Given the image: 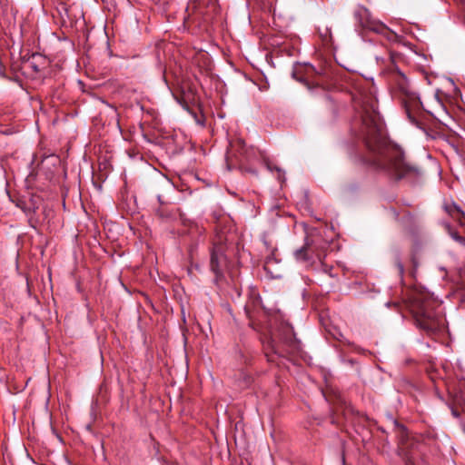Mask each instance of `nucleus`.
<instances>
[{"label": "nucleus", "mask_w": 465, "mask_h": 465, "mask_svg": "<svg viewBox=\"0 0 465 465\" xmlns=\"http://www.w3.org/2000/svg\"><path fill=\"white\" fill-rule=\"evenodd\" d=\"M361 100L362 114L359 136L364 143L369 156H353V161L382 170L396 180L421 176V169L407 162L402 149L388 140L374 94H361Z\"/></svg>", "instance_id": "nucleus-1"}, {"label": "nucleus", "mask_w": 465, "mask_h": 465, "mask_svg": "<svg viewBox=\"0 0 465 465\" xmlns=\"http://www.w3.org/2000/svg\"><path fill=\"white\" fill-rule=\"evenodd\" d=\"M394 55L390 58V64L386 65L382 73L391 86V92L401 101L405 109L406 114L413 124L418 123L417 114L422 107L417 94L412 90L408 78L397 65Z\"/></svg>", "instance_id": "nucleus-2"}, {"label": "nucleus", "mask_w": 465, "mask_h": 465, "mask_svg": "<svg viewBox=\"0 0 465 465\" xmlns=\"http://www.w3.org/2000/svg\"><path fill=\"white\" fill-rule=\"evenodd\" d=\"M439 306L428 293L415 292L410 299V311L417 326L428 334H434L444 328V318L436 310Z\"/></svg>", "instance_id": "nucleus-3"}, {"label": "nucleus", "mask_w": 465, "mask_h": 465, "mask_svg": "<svg viewBox=\"0 0 465 465\" xmlns=\"http://www.w3.org/2000/svg\"><path fill=\"white\" fill-rule=\"evenodd\" d=\"M225 246L222 242H214L211 252V270L217 277L222 275L223 268L226 264V257L224 255Z\"/></svg>", "instance_id": "nucleus-4"}, {"label": "nucleus", "mask_w": 465, "mask_h": 465, "mask_svg": "<svg viewBox=\"0 0 465 465\" xmlns=\"http://www.w3.org/2000/svg\"><path fill=\"white\" fill-rule=\"evenodd\" d=\"M319 237V232L315 229H312L311 231L307 232L304 245L294 252L297 261L306 262L311 259L309 252H314L316 238Z\"/></svg>", "instance_id": "nucleus-5"}, {"label": "nucleus", "mask_w": 465, "mask_h": 465, "mask_svg": "<svg viewBox=\"0 0 465 465\" xmlns=\"http://www.w3.org/2000/svg\"><path fill=\"white\" fill-rule=\"evenodd\" d=\"M399 439L402 451H406V465H416L414 455L411 452H409V450H411L416 445V443L410 437L408 431L403 426L399 427Z\"/></svg>", "instance_id": "nucleus-6"}, {"label": "nucleus", "mask_w": 465, "mask_h": 465, "mask_svg": "<svg viewBox=\"0 0 465 465\" xmlns=\"http://www.w3.org/2000/svg\"><path fill=\"white\" fill-rule=\"evenodd\" d=\"M368 27L378 33V34H381L382 35H384L385 37L388 38V40L390 41H394L396 40V38L398 37V35L393 32L391 31L390 28H388L384 24L382 23H380V22H371Z\"/></svg>", "instance_id": "nucleus-7"}, {"label": "nucleus", "mask_w": 465, "mask_h": 465, "mask_svg": "<svg viewBox=\"0 0 465 465\" xmlns=\"http://www.w3.org/2000/svg\"><path fill=\"white\" fill-rule=\"evenodd\" d=\"M281 340L288 344L290 347L295 349L296 348V338L293 332L292 327L285 324L282 326L281 330Z\"/></svg>", "instance_id": "nucleus-8"}, {"label": "nucleus", "mask_w": 465, "mask_h": 465, "mask_svg": "<svg viewBox=\"0 0 465 465\" xmlns=\"http://www.w3.org/2000/svg\"><path fill=\"white\" fill-rule=\"evenodd\" d=\"M444 210L449 215L458 221H460L461 218L465 217L464 212L455 203H445Z\"/></svg>", "instance_id": "nucleus-9"}, {"label": "nucleus", "mask_w": 465, "mask_h": 465, "mask_svg": "<svg viewBox=\"0 0 465 465\" xmlns=\"http://www.w3.org/2000/svg\"><path fill=\"white\" fill-rule=\"evenodd\" d=\"M156 216L163 221H170L174 218L175 213L167 205L161 203L160 207L155 212Z\"/></svg>", "instance_id": "nucleus-10"}, {"label": "nucleus", "mask_w": 465, "mask_h": 465, "mask_svg": "<svg viewBox=\"0 0 465 465\" xmlns=\"http://www.w3.org/2000/svg\"><path fill=\"white\" fill-rule=\"evenodd\" d=\"M318 33L320 37L322 38L323 45H328L331 43V29L327 25H321L318 27Z\"/></svg>", "instance_id": "nucleus-11"}, {"label": "nucleus", "mask_w": 465, "mask_h": 465, "mask_svg": "<svg viewBox=\"0 0 465 465\" xmlns=\"http://www.w3.org/2000/svg\"><path fill=\"white\" fill-rule=\"evenodd\" d=\"M265 163H266V166H267V168H268L269 170H271V171H272V170H276V171H277V173H279V174H278V178H279V179H281V178H282V170H281L279 167L272 165V163H270V162H266Z\"/></svg>", "instance_id": "nucleus-12"}, {"label": "nucleus", "mask_w": 465, "mask_h": 465, "mask_svg": "<svg viewBox=\"0 0 465 465\" xmlns=\"http://www.w3.org/2000/svg\"><path fill=\"white\" fill-rule=\"evenodd\" d=\"M395 265L398 269V272L400 273V275H403V272H404V266L403 264L401 263V262L400 261V259L398 257H396L395 259Z\"/></svg>", "instance_id": "nucleus-13"}, {"label": "nucleus", "mask_w": 465, "mask_h": 465, "mask_svg": "<svg viewBox=\"0 0 465 465\" xmlns=\"http://www.w3.org/2000/svg\"><path fill=\"white\" fill-rule=\"evenodd\" d=\"M451 236L458 242H464L465 239L461 236H460L457 232H451Z\"/></svg>", "instance_id": "nucleus-14"}, {"label": "nucleus", "mask_w": 465, "mask_h": 465, "mask_svg": "<svg viewBox=\"0 0 465 465\" xmlns=\"http://www.w3.org/2000/svg\"><path fill=\"white\" fill-rule=\"evenodd\" d=\"M453 401H454L455 404L461 405L462 402H463V400L461 399V397L456 396V397L453 398Z\"/></svg>", "instance_id": "nucleus-15"}, {"label": "nucleus", "mask_w": 465, "mask_h": 465, "mask_svg": "<svg viewBox=\"0 0 465 465\" xmlns=\"http://www.w3.org/2000/svg\"><path fill=\"white\" fill-rule=\"evenodd\" d=\"M451 413L454 417L456 418H459L460 417V412L458 411V410L454 407L451 408Z\"/></svg>", "instance_id": "nucleus-16"}, {"label": "nucleus", "mask_w": 465, "mask_h": 465, "mask_svg": "<svg viewBox=\"0 0 465 465\" xmlns=\"http://www.w3.org/2000/svg\"><path fill=\"white\" fill-rule=\"evenodd\" d=\"M0 76L5 77V68L0 61Z\"/></svg>", "instance_id": "nucleus-17"}, {"label": "nucleus", "mask_w": 465, "mask_h": 465, "mask_svg": "<svg viewBox=\"0 0 465 465\" xmlns=\"http://www.w3.org/2000/svg\"><path fill=\"white\" fill-rule=\"evenodd\" d=\"M269 263H270L269 261L265 262V269H267L269 267Z\"/></svg>", "instance_id": "nucleus-18"}, {"label": "nucleus", "mask_w": 465, "mask_h": 465, "mask_svg": "<svg viewBox=\"0 0 465 465\" xmlns=\"http://www.w3.org/2000/svg\"><path fill=\"white\" fill-rule=\"evenodd\" d=\"M463 430H464V432H465V426H464V428H463Z\"/></svg>", "instance_id": "nucleus-19"}]
</instances>
